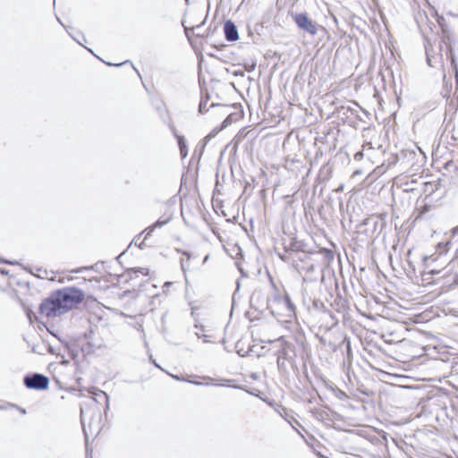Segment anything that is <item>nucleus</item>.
Wrapping results in <instances>:
<instances>
[{
    "label": "nucleus",
    "instance_id": "a211bd4d",
    "mask_svg": "<svg viewBox=\"0 0 458 458\" xmlns=\"http://www.w3.org/2000/svg\"><path fill=\"white\" fill-rule=\"evenodd\" d=\"M148 272L149 270L148 268H145V267H132V268H129L127 271H126V275L129 276L128 279H126V282H128L129 280H132L134 278L133 276H138V274L140 273L142 276H148Z\"/></svg>",
    "mask_w": 458,
    "mask_h": 458
},
{
    "label": "nucleus",
    "instance_id": "9b49d317",
    "mask_svg": "<svg viewBox=\"0 0 458 458\" xmlns=\"http://www.w3.org/2000/svg\"><path fill=\"white\" fill-rule=\"evenodd\" d=\"M456 236H458V225L454 227L451 230V237H452V239L450 238L447 241L439 242L437 244L438 256L445 254L448 251L449 246L453 242V239H454Z\"/></svg>",
    "mask_w": 458,
    "mask_h": 458
},
{
    "label": "nucleus",
    "instance_id": "aec40b11",
    "mask_svg": "<svg viewBox=\"0 0 458 458\" xmlns=\"http://www.w3.org/2000/svg\"><path fill=\"white\" fill-rule=\"evenodd\" d=\"M282 303L284 304L286 310L290 313V317L292 316V314L295 313L296 307L294 303L292 301L291 297L287 293L284 294V301Z\"/></svg>",
    "mask_w": 458,
    "mask_h": 458
},
{
    "label": "nucleus",
    "instance_id": "4be33fe9",
    "mask_svg": "<svg viewBox=\"0 0 458 458\" xmlns=\"http://www.w3.org/2000/svg\"><path fill=\"white\" fill-rule=\"evenodd\" d=\"M346 303H347L346 299L343 298L341 295H337V297L335 298L334 303H332L331 305L332 306L335 305L336 306V308H335L336 311L341 312L342 309L345 308Z\"/></svg>",
    "mask_w": 458,
    "mask_h": 458
},
{
    "label": "nucleus",
    "instance_id": "6ab92c4d",
    "mask_svg": "<svg viewBox=\"0 0 458 458\" xmlns=\"http://www.w3.org/2000/svg\"><path fill=\"white\" fill-rule=\"evenodd\" d=\"M206 146L207 145L203 141L199 140L194 149L191 161L196 158L197 162L199 163L203 155Z\"/></svg>",
    "mask_w": 458,
    "mask_h": 458
},
{
    "label": "nucleus",
    "instance_id": "6e6d98bb",
    "mask_svg": "<svg viewBox=\"0 0 458 458\" xmlns=\"http://www.w3.org/2000/svg\"><path fill=\"white\" fill-rule=\"evenodd\" d=\"M291 365H292V368H293L294 372H298L299 371V369H298L296 363H293V364H291Z\"/></svg>",
    "mask_w": 458,
    "mask_h": 458
},
{
    "label": "nucleus",
    "instance_id": "393cba45",
    "mask_svg": "<svg viewBox=\"0 0 458 458\" xmlns=\"http://www.w3.org/2000/svg\"><path fill=\"white\" fill-rule=\"evenodd\" d=\"M143 233H145V234H146V232H144V230H143L141 233H140L139 234H137V235L133 238V240L131 241V242L130 243V245L128 246V248H130V247H131V245L132 243H134V244H135L136 246H138L140 250H143V249H144V247H145V241L147 240V239H145V238H144V239H143V241H141V242H140V238L141 237V235H142Z\"/></svg>",
    "mask_w": 458,
    "mask_h": 458
},
{
    "label": "nucleus",
    "instance_id": "7ed1b4c3",
    "mask_svg": "<svg viewBox=\"0 0 458 458\" xmlns=\"http://www.w3.org/2000/svg\"><path fill=\"white\" fill-rule=\"evenodd\" d=\"M279 342L280 348L276 352V355H277L276 365L280 374L286 375L288 374V369L285 363V360L291 359V353H294L296 356V348L293 344L284 339V336H280L276 340H268L267 343H274Z\"/></svg>",
    "mask_w": 458,
    "mask_h": 458
},
{
    "label": "nucleus",
    "instance_id": "423d86ee",
    "mask_svg": "<svg viewBox=\"0 0 458 458\" xmlns=\"http://www.w3.org/2000/svg\"><path fill=\"white\" fill-rule=\"evenodd\" d=\"M23 384L28 389L43 391L48 389L49 378L41 373H29L24 376Z\"/></svg>",
    "mask_w": 458,
    "mask_h": 458
},
{
    "label": "nucleus",
    "instance_id": "774afa93",
    "mask_svg": "<svg viewBox=\"0 0 458 458\" xmlns=\"http://www.w3.org/2000/svg\"><path fill=\"white\" fill-rule=\"evenodd\" d=\"M183 254H184L185 256L190 257V253H189L188 251H184V252H183Z\"/></svg>",
    "mask_w": 458,
    "mask_h": 458
},
{
    "label": "nucleus",
    "instance_id": "864d4df0",
    "mask_svg": "<svg viewBox=\"0 0 458 458\" xmlns=\"http://www.w3.org/2000/svg\"><path fill=\"white\" fill-rule=\"evenodd\" d=\"M238 268H239L240 273L242 274V276L246 277L247 273L243 270V268H242L240 267Z\"/></svg>",
    "mask_w": 458,
    "mask_h": 458
},
{
    "label": "nucleus",
    "instance_id": "5fc2aeb1",
    "mask_svg": "<svg viewBox=\"0 0 458 458\" xmlns=\"http://www.w3.org/2000/svg\"><path fill=\"white\" fill-rule=\"evenodd\" d=\"M127 250H128V248H127L125 250H123L120 255H118V256L115 258V259H116L118 262H120V259H121V257H122L123 255H124V254H125V252L127 251Z\"/></svg>",
    "mask_w": 458,
    "mask_h": 458
},
{
    "label": "nucleus",
    "instance_id": "e433bc0d",
    "mask_svg": "<svg viewBox=\"0 0 458 458\" xmlns=\"http://www.w3.org/2000/svg\"><path fill=\"white\" fill-rule=\"evenodd\" d=\"M215 106H221V107L226 109V111H228L229 109H231L233 107V106H230V105H219V104L212 103L210 105L209 108H212Z\"/></svg>",
    "mask_w": 458,
    "mask_h": 458
},
{
    "label": "nucleus",
    "instance_id": "a878e982",
    "mask_svg": "<svg viewBox=\"0 0 458 458\" xmlns=\"http://www.w3.org/2000/svg\"><path fill=\"white\" fill-rule=\"evenodd\" d=\"M332 392L334 393L335 396L339 400L344 401L349 398L348 394L339 387L332 388Z\"/></svg>",
    "mask_w": 458,
    "mask_h": 458
},
{
    "label": "nucleus",
    "instance_id": "052dcab7",
    "mask_svg": "<svg viewBox=\"0 0 458 458\" xmlns=\"http://www.w3.org/2000/svg\"><path fill=\"white\" fill-rule=\"evenodd\" d=\"M56 19H57V21H58V22H59V23H60L64 28H65V29H66V27H65V26H64V24L62 22V21H61L58 17H56Z\"/></svg>",
    "mask_w": 458,
    "mask_h": 458
},
{
    "label": "nucleus",
    "instance_id": "09e8293b",
    "mask_svg": "<svg viewBox=\"0 0 458 458\" xmlns=\"http://www.w3.org/2000/svg\"><path fill=\"white\" fill-rule=\"evenodd\" d=\"M362 157H363V153H362L361 151L357 152V153L354 155V158H355L356 160H360V159H361Z\"/></svg>",
    "mask_w": 458,
    "mask_h": 458
},
{
    "label": "nucleus",
    "instance_id": "58836bf2",
    "mask_svg": "<svg viewBox=\"0 0 458 458\" xmlns=\"http://www.w3.org/2000/svg\"><path fill=\"white\" fill-rule=\"evenodd\" d=\"M26 315L30 322H32L33 318H36V314L30 310H26Z\"/></svg>",
    "mask_w": 458,
    "mask_h": 458
},
{
    "label": "nucleus",
    "instance_id": "412c9836",
    "mask_svg": "<svg viewBox=\"0 0 458 458\" xmlns=\"http://www.w3.org/2000/svg\"><path fill=\"white\" fill-rule=\"evenodd\" d=\"M209 94L207 92L205 95H202L199 105V113L203 114L208 111L209 108H207V104L209 100Z\"/></svg>",
    "mask_w": 458,
    "mask_h": 458
},
{
    "label": "nucleus",
    "instance_id": "a19ab883",
    "mask_svg": "<svg viewBox=\"0 0 458 458\" xmlns=\"http://www.w3.org/2000/svg\"><path fill=\"white\" fill-rule=\"evenodd\" d=\"M252 351H253V350H252V348H250V350H249V351H247V352H246V351H244L243 349H239V350H237V353H238L241 357H244V356H246V355L248 354V352H252Z\"/></svg>",
    "mask_w": 458,
    "mask_h": 458
},
{
    "label": "nucleus",
    "instance_id": "c756f323",
    "mask_svg": "<svg viewBox=\"0 0 458 458\" xmlns=\"http://www.w3.org/2000/svg\"><path fill=\"white\" fill-rule=\"evenodd\" d=\"M203 379L207 380V382L203 383V382H199V381H196V380H190V379H188V383H191V384L195 385V386H203V385L208 386L214 380L210 377H203Z\"/></svg>",
    "mask_w": 458,
    "mask_h": 458
},
{
    "label": "nucleus",
    "instance_id": "e2e57ef3",
    "mask_svg": "<svg viewBox=\"0 0 458 458\" xmlns=\"http://www.w3.org/2000/svg\"><path fill=\"white\" fill-rule=\"evenodd\" d=\"M270 281H271V284H272V286H273L274 288H276V284H275V283H274V281H273L272 277H270Z\"/></svg>",
    "mask_w": 458,
    "mask_h": 458
},
{
    "label": "nucleus",
    "instance_id": "680f3d73",
    "mask_svg": "<svg viewBox=\"0 0 458 458\" xmlns=\"http://www.w3.org/2000/svg\"><path fill=\"white\" fill-rule=\"evenodd\" d=\"M428 207L426 205V206L424 207V210H423L421 213H426V212H428Z\"/></svg>",
    "mask_w": 458,
    "mask_h": 458
},
{
    "label": "nucleus",
    "instance_id": "4d7b16f0",
    "mask_svg": "<svg viewBox=\"0 0 458 458\" xmlns=\"http://www.w3.org/2000/svg\"><path fill=\"white\" fill-rule=\"evenodd\" d=\"M8 403H7L5 405H0V410H7V409H11L9 406H8Z\"/></svg>",
    "mask_w": 458,
    "mask_h": 458
},
{
    "label": "nucleus",
    "instance_id": "0e129e2a",
    "mask_svg": "<svg viewBox=\"0 0 458 458\" xmlns=\"http://www.w3.org/2000/svg\"><path fill=\"white\" fill-rule=\"evenodd\" d=\"M181 267H182V269L183 271H185L183 260L181 261Z\"/></svg>",
    "mask_w": 458,
    "mask_h": 458
},
{
    "label": "nucleus",
    "instance_id": "f8f14e48",
    "mask_svg": "<svg viewBox=\"0 0 458 458\" xmlns=\"http://www.w3.org/2000/svg\"><path fill=\"white\" fill-rule=\"evenodd\" d=\"M91 394H93L94 400L97 403H100L101 400H103L106 403L104 413L106 416L107 411H109L110 405H109V395L105 392L98 388H94L91 391Z\"/></svg>",
    "mask_w": 458,
    "mask_h": 458
},
{
    "label": "nucleus",
    "instance_id": "37998d69",
    "mask_svg": "<svg viewBox=\"0 0 458 458\" xmlns=\"http://www.w3.org/2000/svg\"><path fill=\"white\" fill-rule=\"evenodd\" d=\"M432 259V256H431V257L424 256V258H423V261H424V265H425V267H426V268H428V267H429V266H428V260H429V259Z\"/></svg>",
    "mask_w": 458,
    "mask_h": 458
},
{
    "label": "nucleus",
    "instance_id": "2f4dec72",
    "mask_svg": "<svg viewBox=\"0 0 458 458\" xmlns=\"http://www.w3.org/2000/svg\"><path fill=\"white\" fill-rule=\"evenodd\" d=\"M179 149L188 148L185 137L183 135L176 139Z\"/></svg>",
    "mask_w": 458,
    "mask_h": 458
},
{
    "label": "nucleus",
    "instance_id": "ddd939ff",
    "mask_svg": "<svg viewBox=\"0 0 458 458\" xmlns=\"http://www.w3.org/2000/svg\"><path fill=\"white\" fill-rule=\"evenodd\" d=\"M207 20V17L204 19V21L202 22H200L199 24L198 25H195V26H192L191 30L192 31V33L194 34V36H196L197 38H206V33L205 32H201V28L202 26L204 25L205 21ZM182 26L184 28V32L186 34V37L188 38L189 41H191V37L190 35V28L187 27L185 24H184V21H182Z\"/></svg>",
    "mask_w": 458,
    "mask_h": 458
},
{
    "label": "nucleus",
    "instance_id": "7c9ffc66",
    "mask_svg": "<svg viewBox=\"0 0 458 458\" xmlns=\"http://www.w3.org/2000/svg\"><path fill=\"white\" fill-rule=\"evenodd\" d=\"M165 123L168 125L170 131H172V133L175 139H177V137L181 136L180 134H178L177 130H176L172 119H169V121Z\"/></svg>",
    "mask_w": 458,
    "mask_h": 458
},
{
    "label": "nucleus",
    "instance_id": "f3484780",
    "mask_svg": "<svg viewBox=\"0 0 458 458\" xmlns=\"http://www.w3.org/2000/svg\"><path fill=\"white\" fill-rule=\"evenodd\" d=\"M283 301H284V295L282 296L278 292L276 293L272 298H267V310H269V311L273 315V317L276 318L277 316L272 307L271 302L281 304Z\"/></svg>",
    "mask_w": 458,
    "mask_h": 458
},
{
    "label": "nucleus",
    "instance_id": "2eb2a0df",
    "mask_svg": "<svg viewBox=\"0 0 458 458\" xmlns=\"http://www.w3.org/2000/svg\"><path fill=\"white\" fill-rule=\"evenodd\" d=\"M156 110L163 123H167L171 119L169 111L167 110L165 102L161 101L159 105L154 104Z\"/></svg>",
    "mask_w": 458,
    "mask_h": 458
},
{
    "label": "nucleus",
    "instance_id": "3c124183",
    "mask_svg": "<svg viewBox=\"0 0 458 458\" xmlns=\"http://www.w3.org/2000/svg\"><path fill=\"white\" fill-rule=\"evenodd\" d=\"M82 413H83V411L81 410V424H82V428H83V431H84L85 437L87 438L88 436H87V433H86V430H85V428H84V422H83V420H82Z\"/></svg>",
    "mask_w": 458,
    "mask_h": 458
},
{
    "label": "nucleus",
    "instance_id": "0eeeda50",
    "mask_svg": "<svg viewBox=\"0 0 458 458\" xmlns=\"http://www.w3.org/2000/svg\"><path fill=\"white\" fill-rule=\"evenodd\" d=\"M234 382L233 379H222V383H219V384H215L216 386H228V387H233V388H235V389H240V390H243L245 392H247L248 394H251V395H254V396H257L259 398H260L261 400H263L264 402H266L267 403H270L268 398H262L261 397V392L256 388H251V389H247L244 386H242V385H232L231 383Z\"/></svg>",
    "mask_w": 458,
    "mask_h": 458
},
{
    "label": "nucleus",
    "instance_id": "20e7f679",
    "mask_svg": "<svg viewBox=\"0 0 458 458\" xmlns=\"http://www.w3.org/2000/svg\"><path fill=\"white\" fill-rule=\"evenodd\" d=\"M385 224V221L380 216H371L358 225L357 231L358 233L364 234L374 242L378 238Z\"/></svg>",
    "mask_w": 458,
    "mask_h": 458
},
{
    "label": "nucleus",
    "instance_id": "338daca9",
    "mask_svg": "<svg viewBox=\"0 0 458 458\" xmlns=\"http://www.w3.org/2000/svg\"><path fill=\"white\" fill-rule=\"evenodd\" d=\"M152 362L156 367L159 368V365L156 362V360H153Z\"/></svg>",
    "mask_w": 458,
    "mask_h": 458
},
{
    "label": "nucleus",
    "instance_id": "4468645a",
    "mask_svg": "<svg viewBox=\"0 0 458 458\" xmlns=\"http://www.w3.org/2000/svg\"><path fill=\"white\" fill-rule=\"evenodd\" d=\"M310 306L311 310L316 312L328 313L333 319L335 318L334 315L327 309L324 302L316 296L313 297Z\"/></svg>",
    "mask_w": 458,
    "mask_h": 458
},
{
    "label": "nucleus",
    "instance_id": "ea45409f",
    "mask_svg": "<svg viewBox=\"0 0 458 458\" xmlns=\"http://www.w3.org/2000/svg\"><path fill=\"white\" fill-rule=\"evenodd\" d=\"M195 335L198 338H202L204 343L209 342V340L208 339L209 336L208 335H201L199 332H196Z\"/></svg>",
    "mask_w": 458,
    "mask_h": 458
},
{
    "label": "nucleus",
    "instance_id": "8fccbe9b",
    "mask_svg": "<svg viewBox=\"0 0 458 458\" xmlns=\"http://www.w3.org/2000/svg\"><path fill=\"white\" fill-rule=\"evenodd\" d=\"M194 327L197 328V329H199L201 331H205V327L203 325H200V324H198V323H195L194 324Z\"/></svg>",
    "mask_w": 458,
    "mask_h": 458
},
{
    "label": "nucleus",
    "instance_id": "473e14b6",
    "mask_svg": "<svg viewBox=\"0 0 458 458\" xmlns=\"http://www.w3.org/2000/svg\"><path fill=\"white\" fill-rule=\"evenodd\" d=\"M77 34H78V37H75V36H73L72 34H70V36H71V37H72V38H73V39H74L78 44L82 45V43H81V39H82V40L86 41L85 36H84L82 33H81V32H78Z\"/></svg>",
    "mask_w": 458,
    "mask_h": 458
},
{
    "label": "nucleus",
    "instance_id": "5701e85b",
    "mask_svg": "<svg viewBox=\"0 0 458 458\" xmlns=\"http://www.w3.org/2000/svg\"><path fill=\"white\" fill-rule=\"evenodd\" d=\"M319 252L320 254L323 255L325 261H327V263L331 262L335 258L334 251L330 249L321 248L319 250Z\"/></svg>",
    "mask_w": 458,
    "mask_h": 458
},
{
    "label": "nucleus",
    "instance_id": "79ce46f5",
    "mask_svg": "<svg viewBox=\"0 0 458 458\" xmlns=\"http://www.w3.org/2000/svg\"><path fill=\"white\" fill-rule=\"evenodd\" d=\"M179 150H180V155H181L182 159H184L188 156V148H181Z\"/></svg>",
    "mask_w": 458,
    "mask_h": 458
},
{
    "label": "nucleus",
    "instance_id": "c85d7f7f",
    "mask_svg": "<svg viewBox=\"0 0 458 458\" xmlns=\"http://www.w3.org/2000/svg\"><path fill=\"white\" fill-rule=\"evenodd\" d=\"M232 123H233L232 114H229L226 116V118L223 121V123L219 126H216V128L219 129V131H221L224 129H225L227 126H229Z\"/></svg>",
    "mask_w": 458,
    "mask_h": 458
},
{
    "label": "nucleus",
    "instance_id": "f704fd0d",
    "mask_svg": "<svg viewBox=\"0 0 458 458\" xmlns=\"http://www.w3.org/2000/svg\"><path fill=\"white\" fill-rule=\"evenodd\" d=\"M93 335H94V330L92 327H90V329L88 332L84 333V338L87 341L91 340V339H93Z\"/></svg>",
    "mask_w": 458,
    "mask_h": 458
},
{
    "label": "nucleus",
    "instance_id": "39448f33",
    "mask_svg": "<svg viewBox=\"0 0 458 458\" xmlns=\"http://www.w3.org/2000/svg\"><path fill=\"white\" fill-rule=\"evenodd\" d=\"M288 14L300 30L310 36H315L318 33V23L310 18L307 13H294L290 11Z\"/></svg>",
    "mask_w": 458,
    "mask_h": 458
},
{
    "label": "nucleus",
    "instance_id": "4c0bfd02",
    "mask_svg": "<svg viewBox=\"0 0 458 458\" xmlns=\"http://www.w3.org/2000/svg\"><path fill=\"white\" fill-rule=\"evenodd\" d=\"M216 30V26L213 28L212 25H209V27L207 29L206 38H208L209 36L213 35Z\"/></svg>",
    "mask_w": 458,
    "mask_h": 458
},
{
    "label": "nucleus",
    "instance_id": "1a4fd4ad",
    "mask_svg": "<svg viewBox=\"0 0 458 458\" xmlns=\"http://www.w3.org/2000/svg\"><path fill=\"white\" fill-rule=\"evenodd\" d=\"M171 220L172 215H169L166 217L163 216L162 217L157 219L155 223H153L144 230V232H146L145 239H148L149 236H151V234L157 228L163 227L164 225H167Z\"/></svg>",
    "mask_w": 458,
    "mask_h": 458
},
{
    "label": "nucleus",
    "instance_id": "13d9d810",
    "mask_svg": "<svg viewBox=\"0 0 458 458\" xmlns=\"http://www.w3.org/2000/svg\"><path fill=\"white\" fill-rule=\"evenodd\" d=\"M278 257H279L283 261H286V257H285V255H284V254H280V253H279V254H278Z\"/></svg>",
    "mask_w": 458,
    "mask_h": 458
},
{
    "label": "nucleus",
    "instance_id": "9d476101",
    "mask_svg": "<svg viewBox=\"0 0 458 458\" xmlns=\"http://www.w3.org/2000/svg\"><path fill=\"white\" fill-rule=\"evenodd\" d=\"M305 247H306V243L304 242L298 240L296 237H292L290 239L289 244L284 245V250L286 252H289V251L306 252Z\"/></svg>",
    "mask_w": 458,
    "mask_h": 458
},
{
    "label": "nucleus",
    "instance_id": "72a5a7b5",
    "mask_svg": "<svg viewBox=\"0 0 458 458\" xmlns=\"http://www.w3.org/2000/svg\"><path fill=\"white\" fill-rule=\"evenodd\" d=\"M8 406L12 409H17L21 414L25 415L27 413V411L25 408H22L17 404L14 403H8Z\"/></svg>",
    "mask_w": 458,
    "mask_h": 458
},
{
    "label": "nucleus",
    "instance_id": "49530a36",
    "mask_svg": "<svg viewBox=\"0 0 458 458\" xmlns=\"http://www.w3.org/2000/svg\"><path fill=\"white\" fill-rule=\"evenodd\" d=\"M326 386L327 389L331 390L332 391V388H336L337 386H335L333 383L331 382H326Z\"/></svg>",
    "mask_w": 458,
    "mask_h": 458
},
{
    "label": "nucleus",
    "instance_id": "f257e3e1",
    "mask_svg": "<svg viewBox=\"0 0 458 458\" xmlns=\"http://www.w3.org/2000/svg\"><path fill=\"white\" fill-rule=\"evenodd\" d=\"M85 298L84 292L75 286H67L54 291L44 299L38 307V312L47 318L59 317L81 304Z\"/></svg>",
    "mask_w": 458,
    "mask_h": 458
},
{
    "label": "nucleus",
    "instance_id": "de8ad7c7",
    "mask_svg": "<svg viewBox=\"0 0 458 458\" xmlns=\"http://www.w3.org/2000/svg\"><path fill=\"white\" fill-rule=\"evenodd\" d=\"M174 378H175L176 380L178 381H185V382H188V378H184L183 377H181V376H173Z\"/></svg>",
    "mask_w": 458,
    "mask_h": 458
},
{
    "label": "nucleus",
    "instance_id": "b1692460",
    "mask_svg": "<svg viewBox=\"0 0 458 458\" xmlns=\"http://www.w3.org/2000/svg\"><path fill=\"white\" fill-rule=\"evenodd\" d=\"M314 296H311L308 293L307 290L304 289L302 291V303L303 305L310 311L311 310V301Z\"/></svg>",
    "mask_w": 458,
    "mask_h": 458
},
{
    "label": "nucleus",
    "instance_id": "69168bd1",
    "mask_svg": "<svg viewBox=\"0 0 458 458\" xmlns=\"http://www.w3.org/2000/svg\"><path fill=\"white\" fill-rule=\"evenodd\" d=\"M313 270H314V266H313V265H311V266L309 267L308 271H313Z\"/></svg>",
    "mask_w": 458,
    "mask_h": 458
},
{
    "label": "nucleus",
    "instance_id": "603ef678",
    "mask_svg": "<svg viewBox=\"0 0 458 458\" xmlns=\"http://www.w3.org/2000/svg\"><path fill=\"white\" fill-rule=\"evenodd\" d=\"M295 357H296V356H294V353H293V355H291V359H290V360H288V361H289L291 364L296 363V361H295Z\"/></svg>",
    "mask_w": 458,
    "mask_h": 458
},
{
    "label": "nucleus",
    "instance_id": "bb28decb",
    "mask_svg": "<svg viewBox=\"0 0 458 458\" xmlns=\"http://www.w3.org/2000/svg\"><path fill=\"white\" fill-rule=\"evenodd\" d=\"M126 64H130L131 65V67L134 69V71L137 72L139 77L141 79V75H140V72L138 71V69L133 65V64L130 60H126V61L119 63V64L111 63V62H106V65H108V66H114V67H120V66L124 65Z\"/></svg>",
    "mask_w": 458,
    "mask_h": 458
},
{
    "label": "nucleus",
    "instance_id": "6e6552de",
    "mask_svg": "<svg viewBox=\"0 0 458 458\" xmlns=\"http://www.w3.org/2000/svg\"><path fill=\"white\" fill-rule=\"evenodd\" d=\"M224 34L228 42H235L239 39L238 29L232 20H226L224 22Z\"/></svg>",
    "mask_w": 458,
    "mask_h": 458
},
{
    "label": "nucleus",
    "instance_id": "c9c22d12",
    "mask_svg": "<svg viewBox=\"0 0 458 458\" xmlns=\"http://www.w3.org/2000/svg\"><path fill=\"white\" fill-rule=\"evenodd\" d=\"M99 264H103V262H98V263H96L95 265H93L90 267H81L76 272H81V271L87 270V269H93V270L98 269V265Z\"/></svg>",
    "mask_w": 458,
    "mask_h": 458
},
{
    "label": "nucleus",
    "instance_id": "dca6fc26",
    "mask_svg": "<svg viewBox=\"0 0 458 458\" xmlns=\"http://www.w3.org/2000/svg\"><path fill=\"white\" fill-rule=\"evenodd\" d=\"M102 347V344L94 341V339L87 341L85 344L82 345L81 351L86 354L93 353L96 350L100 349Z\"/></svg>",
    "mask_w": 458,
    "mask_h": 458
},
{
    "label": "nucleus",
    "instance_id": "bf43d9fd",
    "mask_svg": "<svg viewBox=\"0 0 458 458\" xmlns=\"http://www.w3.org/2000/svg\"><path fill=\"white\" fill-rule=\"evenodd\" d=\"M172 282H165L163 287H169L170 285H172Z\"/></svg>",
    "mask_w": 458,
    "mask_h": 458
},
{
    "label": "nucleus",
    "instance_id": "f03ea898",
    "mask_svg": "<svg viewBox=\"0 0 458 458\" xmlns=\"http://www.w3.org/2000/svg\"><path fill=\"white\" fill-rule=\"evenodd\" d=\"M454 260H452L446 267L441 269L432 268L422 274L424 280H429L433 276L432 284L439 285L442 292L446 293L458 288V274L452 271Z\"/></svg>",
    "mask_w": 458,
    "mask_h": 458
},
{
    "label": "nucleus",
    "instance_id": "c03bdc74",
    "mask_svg": "<svg viewBox=\"0 0 458 458\" xmlns=\"http://www.w3.org/2000/svg\"><path fill=\"white\" fill-rule=\"evenodd\" d=\"M0 262L1 263H7L9 265H16V264H18L17 261H11V260L4 259H1Z\"/></svg>",
    "mask_w": 458,
    "mask_h": 458
},
{
    "label": "nucleus",
    "instance_id": "a18cd8bd",
    "mask_svg": "<svg viewBox=\"0 0 458 458\" xmlns=\"http://www.w3.org/2000/svg\"><path fill=\"white\" fill-rule=\"evenodd\" d=\"M0 275L2 276H8L9 270L4 267H0Z\"/></svg>",
    "mask_w": 458,
    "mask_h": 458
},
{
    "label": "nucleus",
    "instance_id": "cd10ccee",
    "mask_svg": "<svg viewBox=\"0 0 458 458\" xmlns=\"http://www.w3.org/2000/svg\"><path fill=\"white\" fill-rule=\"evenodd\" d=\"M220 132L219 129L215 127L207 136H205L201 141H203L206 145L215 138Z\"/></svg>",
    "mask_w": 458,
    "mask_h": 458
}]
</instances>
